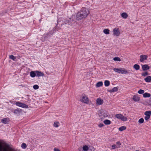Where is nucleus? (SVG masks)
<instances>
[{"mask_svg": "<svg viewBox=\"0 0 151 151\" xmlns=\"http://www.w3.org/2000/svg\"><path fill=\"white\" fill-rule=\"evenodd\" d=\"M148 57L147 55H146L142 54L139 56V60L140 62H144V61L146 60Z\"/></svg>", "mask_w": 151, "mask_h": 151, "instance_id": "obj_7", "label": "nucleus"}, {"mask_svg": "<svg viewBox=\"0 0 151 151\" xmlns=\"http://www.w3.org/2000/svg\"><path fill=\"white\" fill-rule=\"evenodd\" d=\"M116 144L117 145V147H118V148H119L120 147V146L121 145V144L120 142H119V141L117 142H116Z\"/></svg>", "mask_w": 151, "mask_h": 151, "instance_id": "obj_38", "label": "nucleus"}, {"mask_svg": "<svg viewBox=\"0 0 151 151\" xmlns=\"http://www.w3.org/2000/svg\"><path fill=\"white\" fill-rule=\"evenodd\" d=\"M33 88L35 89H37L39 88V86L37 85H34Z\"/></svg>", "mask_w": 151, "mask_h": 151, "instance_id": "obj_40", "label": "nucleus"}, {"mask_svg": "<svg viewBox=\"0 0 151 151\" xmlns=\"http://www.w3.org/2000/svg\"><path fill=\"white\" fill-rule=\"evenodd\" d=\"M126 129V127L124 126H122L119 128V130L120 131L125 130Z\"/></svg>", "mask_w": 151, "mask_h": 151, "instance_id": "obj_25", "label": "nucleus"}, {"mask_svg": "<svg viewBox=\"0 0 151 151\" xmlns=\"http://www.w3.org/2000/svg\"><path fill=\"white\" fill-rule=\"evenodd\" d=\"M144 115L145 116L144 117L145 120L148 121L151 116V111H145L144 113Z\"/></svg>", "mask_w": 151, "mask_h": 151, "instance_id": "obj_6", "label": "nucleus"}, {"mask_svg": "<svg viewBox=\"0 0 151 151\" xmlns=\"http://www.w3.org/2000/svg\"><path fill=\"white\" fill-rule=\"evenodd\" d=\"M132 99L135 102H138L140 101V98L137 95L133 96Z\"/></svg>", "mask_w": 151, "mask_h": 151, "instance_id": "obj_16", "label": "nucleus"}, {"mask_svg": "<svg viewBox=\"0 0 151 151\" xmlns=\"http://www.w3.org/2000/svg\"><path fill=\"white\" fill-rule=\"evenodd\" d=\"M142 68L143 71H145L149 70L150 68V66L147 64H144L142 65Z\"/></svg>", "mask_w": 151, "mask_h": 151, "instance_id": "obj_13", "label": "nucleus"}, {"mask_svg": "<svg viewBox=\"0 0 151 151\" xmlns=\"http://www.w3.org/2000/svg\"><path fill=\"white\" fill-rule=\"evenodd\" d=\"M59 124V122H55L54 123V126L55 127H58V124Z\"/></svg>", "mask_w": 151, "mask_h": 151, "instance_id": "obj_33", "label": "nucleus"}, {"mask_svg": "<svg viewBox=\"0 0 151 151\" xmlns=\"http://www.w3.org/2000/svg\"><path fill=\"white\" fill-rule=\"evenodd\" d=\"M104 102L103 100L101 98H97L96 100V104L97 105H100L103 104Z\"/></svg>", "mask_w": 151, "mask_h": 151, "instance_id": "obj_10", "label": "nucleus"}, {"mask_svg": "<svg viewBox=\"0 0 151 151\" xmlns=\"http://www.w3.org/2000/svg\"><path fill=\"white\" fill-rule=\"evenodd\" d=\"M9 145L0 140V151H12Z\"/></svg>", "mask_w": 151, "mask_h": 151, "instance_id": "obj_1", "label": "nucleus"}, {"mask_svg": "<svg viewBox=\"0 0 151 151\" xmlns=\"http://www.w3.org/2000/svg\"><path fill=\"white\" fill-rule=\"evenodd\" d=\"M144 92L145 91L144 90L140 89L138 91V93L139 94H142L143 93H144Z\"/></svg>", "mask_w": 151, "mask_h": 151, "instance_id": "obj_32", "label": "nucleus"}, {"mask_svg": "<svg viewBox=\"0 0 151 151\" xmlns=\"http://www.w3.org/2000/svg\"><path fill=\"white\" fill-rule=\"evenodd\" d=\"M15 104L17 106L22 108H28V106L27 105L19 102H16Z\"/></svg>", "mask_w": 151, "mask_h": 151, "instance_id": "obj_8", "label": "nucleus"}, {"mask_svg": "<svg viewBox=\"0 0 151 151\" xmlns=\"http://www.w3.org/2000/svg\"><path fill=\"white\" fill-rule=\"evenodd\" d=\"M82 148L83 150H81L80 149L79 151H88L89 147L87 145H84L83 146Z\"/></svg>", "mask_w": 151, "mask_h": 151, "instance_id": "obj_15", "label": "nucleus"}, {"mask_svg": "<svg viewBox=\"0 0 151 151\" xmlns=\"http://www.w3.org/2000/svg\"><path fill=\"white\" fill-rule=\"evenodd\" d=\"M113 60L115 61H120L121 60L120 58L118 57H115L114 58Z\"/></svg>", "mask_w": 151, "mask_h": 151, "instance_id": "obj_30", "label": "nucleus"}, {"mask_svg": "<svg viewBox=\"0 0 151 151\" xmlns=\"http://www.w3.org/2000/svg\"><path fill=\"white\" fill-rule=\"evenodd\" d=\"M76 19L78 20H80L83 19V18H85L84 16H83V15L81 12L78 13L77 15H76Z\"/></svg>", "mask_w": 151, "mask_h": 151, "instance_id": "obj_11", "label": "nucleus"}, {"mask_svg": "<svg viewBox=\"0 0 151 151\" xmlns=\"http://www.w3.org/2000/svg\"><path fill=\"white\" fill-rule=\"evenodd\" d=\"M22 110L20 109H15L14 111V113L16 115H19L22 113Z\"/></svg>", "mask_w": 151, "mask_h": 151, "instance_id": "obj_14", "label": "nucleus"}, {"mask_svg": "<svg viewBox=\"0 0 151 151\" xmlns=\"http://www.w3.org/2000/svg\"><path fill=\"white\" fill-rule=\"evenodd\" d=\"M120 73L127 74L129 73L128 71L124 68H120Z\"/></svg>", "mask_w": 151, "mask_h": 151, "instance_id": "obj_12", "label": "nucleus"}, {"mask_svg": "<svg viewBox=\"0 0 151 151\" xmlns=\"http://www.w3.org/2000/svg\"><path fill=\"white\" fill-rule=\"evenodd\" d=\"M112 148L113 149H114L116 148H117L118 147L116 146V145H112L111 146Z\"/></svg>", "mask_w": 151, "mask_h": 151, "instance_id": "obj_39", "label": "nucleus"}, {"mask_svg": "<svg viewBox=\"0 0 151 151\" xmlns=\"http://www.w3.org/2000/svg\"><path fill=\"white\" fill-rule=\"evenodd\" d=\"M121 15L122 17L124 19H127L128 17V14L125 12H123Z\"/></svg>", "mask_w": 151, "mask_h": 151, "instance_id": "obj_17", "label": "nucleus"}, {"mask_svg": "<svg viewBox=\"0 0 151 151\" xmlns=\"http://www.w3.org/2000/svg\"><path fill=\"white\" fill-rule=\"evenodd\" d=\"M144 121V119L143 118H141L139 120L138 122L139 124H141L143 123Z\"/></svg>", "mask_w": 151, "mask_h": 151, "instance_id": "obj_29", "label": "nucleus"}, {"mask_svg": "<svg viewBox=\"0 0 151 151\" xmlns=\"http://www.w3.org/2000/svg\"><path fill=\"white\" fill-rule=\"evenodd\" d=\"M118 90V88L117 87H114L112 89L110 90L109 92H116Z\"/></svg>", "mask_w": 151, "mask_h": 151, "instance_id": "obj_23", "label": "nucleus"}, {"mask_svg": "<svg viewBox=\"0 0 151 151\" xmlns=\"http://www.w3.org/2000/svg\"><path fill=\"white\" fill-rule=\"evenodd\" d=\"M2 122L4 124H6L7 123V119L6 118L4 119H2Z\"/></svg>", "mask_w": 151, "mask_h": 151, "instance_id": "obj_35", "label": "nucleus"}, {"mask_svg": "<svg viewBox=\"0 0 151 151\" xmlns=\"http://www.w3.org/2000/svg\"><path fill=\"white\" fill-rule=\"evenodd\" d=\"M9 58L10 59L14 60L16 58V57L12 55H11L9 56Z\"/></svg>", "mask_w": 151, "mask_h": 151, "instance_id": "obj_34", "label": "nucleus"}, {"mask_svg": "<svg viewBox=\"0 0 151 151\" xmlns=\"http://www.w3.org/2000/svg\"><path fill=\"white\" fill-rule=\"evenodd\" d=\"M113 70L115 72H117L118 73H120V68H114L113 69Z\"/></svg>", "mask_w": 151, "mask_h": 151, "instance_id": "obj_31", "label": "nucleus"}, {"mask_svg": "<svg viewBox=\"0 0 151 151\" xmlns=\"http://www.w3.org/2000/svg\"><path fill=\"white\" fill-rule=\"evenodd\" d=\"M110 84V82L109 81L106 80L104 82V85L105 86H108Z\"/></svg>", "mask_w": 151, "mask_h": 151, "instance_id": "obj_27", "label": "nucleus"}, {"mask_svg": "<svg viewBox=\"0 0 151 151\" xmlns=\"http://www.w3.org/2000/svg\"><path fill=\"white\" fill-rule=\"evenodd\" d=\"M115 117L123 121H126L128 119L127 117L121 114H117L115 115Z\"/></svg>", "mask_w": 151, "mask_h": 151, "instance_id": "obj_4", "label": "nucleus"}, {"mask_svg": "<svg viewBox=\"0 0 151 151\" xmlns=\"http://www.w3.org/2000/svg\"><path fill=\"white\" fill-rule=\"evenodd\" d=\"M99 115L101 119H104L108 117L107 111L104 110H99Z\"/></svg>", "mask_w": 151, "mask_h": 151, "instance_id": "obj_2", "label": "nucleus"}, {"mask_svg": "<svg viewBox=\"0 0 151 151\" xmlns=\"http://www.w3.org/2000/svg\"><path fill=\"white\" fill-rule=\"evenodd\" d=\"M148 75V73L147 72H145L144 73H142V75L144 76H146Z\"/></svg>", "mask_w": 151, "mask_h": 151, "instance_id": "obj_37", "label": "nucleus"}, {"mask_svg": "<svg viewBox=\"0 0 151 151\" xmlns=\"http://www.w3.org/2000/svg\"><path fill=\"white\" fill-rule=\"evenodd\" d=\"M80 12L85 18L86 17L89 13V11L86 8H83Z\"/></svg>", "mask_w": 151, "mask_h": 151, "instance_id": "obj_5", "label": "nucleus"}, {"mask_svg": "<svg viewBox=\"0 0 151 151\" xmlns=\"http://www.w3.org/2000/svg\"><path fill=\"white\" fill-rule=\"evenodd\" d=\"M37 76H44L43 73H42L41 72L36 71L35 72Z\"/></svg>", "mask_w": 151, "mask_h": 151, "instance_id": "obj_20", "label": "nucleus"}, {"mask_svg": "<svg viewBox=\"0 0 151 151\" xmlns=\"http://www.w3.org/2000/svg\"><path fill=\"white\" fill-rule=\"evenodd\" d=\"M109 30L108 29H104L103 30L104 33L106 35L109 34Z\"/></svg>", "mask_w": 151, "mask_h": 151, "instance_id": "obj_21", "label": "nucleus"}, {"mask_svg": "<svg viewBox=\"0 0 151 151\" xmlns=\"http://www.w3.org/2000/svg\"><path fill=\"white\" fill-rule=\"evenodd\" d=\"M80 101L82 102L87 104H88L89 102L88 96L85 94H83L81 96Z\"/></svg>", "mask_w": 151, "mask_h": 151, "instance_id": "obj_3", "label": "nucleus"}, {"mask_svg": "<svg viewBox=\"0 0 151 151\" xmlns=\"http://www.w3.org/2000/svg\"><path fill=\"white\" fill-rule=\"evenodd\" d=\"M54 150V151H60V150L58 148H55Z\"/></svg>", "mask_w": 151, "mask_h": 151, "instance_id": "obj_42", "label": "nucleus"}, {"mask_svg": "<svg viewBox=\"0 0 151 151\" xmlns=\"http://www.w3.org/2000/svg\"><path fill=\"white\" fill-rule=\"evenodd\" d=\"M21 147L23 149L26 148L27 147L26 144L25 143H23L22 144Z\"/></svg>", "mask_w": 151, "mask_h": 151, "instance_id": "obj_36", "label": "nucleus"}, {"mask_svg": "<svg viewBox=\"0 0 151 151\" xmlns=\"http://www.w3.org/2000/svg\"><path fill=\"white\" fill-rule=\"evenodd\" d=\"M150 94L148 93H145L143 94V96L145 97H149L150 96Z\"/></svg>", "mask_w": 151, "mask_h": 151, "instance_id": "obj_24", "label": "nucleus"}, {"mask_svg": "<svg viewBox=\"0 0 151 151\" xmlns=\"http://www.w3.org/2000/svg\"><path fill=\"white\" fill-rule=\"evenodd\" d=\"M98 126H99V127H103L104 126V124H103L100 123L99 124Z\"/></svg>", "mask_w": 151, "mask_h": 151, "instance_id": "obj_41", "label": "nucleus"}, {"mask_svg": "<svg viewBox=\"0 0 151 151\" xmlns=\"http://www.w3.org/2000/svg\"><path fill=\"white\" fill-rule=\"evenodd\" d=\"M36 75V73H35L33 71H31L30 73V75L32 77H35Z\"/></svg>", "mask_w": 151, "mask_h": 151, "instance_id": "obj_28", "label": "nucleus"}, {"mask_svg": "<svg viewBox=\"0 0 151 151\" xmlns=\"http://www.w3.org/2000/svg\"><path fill=\"white\" fill-rule=\"evenodd\" d=\"M112 32L113 33V35L116 37L119 36L120 34L119 30L118 28H115L113 29Z\"/></svg>", "mask_w": 151, "mask_h": 151, "instance_id": "obj_9", "label": "nucleus"}, {"mask_svg": "<svg viewBox=\"0 0 151 151\" xmlns=\"http://www.w3.org/2000/svg\"><path fill=\"white\" fill-rule=\"evenodd\" d=\"M103 122L104 124L106 125H109L111 123V121L108 119H105L104 121Z\"/></svg>", "mask_w": 151, "mask_h": 151, "instance_id": "obj_18", "label": "nucleus"}, {"mask_svg": "<svg viewBox=\"0 0 151 151\" xmlns=\"http://www.w3.org/2000/svg\"><path fill=\"white\" fill-rule=\"evenodd\" d=\"M145 80L147 82H149L151 81V76H148L145 79Z\"/></svg>", "mask_w": 151, "mask_h": 151, "instance_id": "obj_19", "label": "nucleus"}, {"mask_svg": "<svg viewBox=\"0 0 151 151\" xmlns=\"http://www.w3.org/2000/svg\"><path fill=\"white\" fill-rule=\"evenodd\" d=\"M133 68L136 70H138L140 68L139 66L137 64H135L133 66Z\"/></svg>", "mask_w": 151, "mask_h": 151, "instance_id": "obj_22", "label": "nucleus"}, {"mask_svg": "<svg viewBox=\"0 0 151 151\" xmlns=\"http://www.w3.org/2000/svg\"><path fill=\"white\" fill-rule=\"evenodd\" d=\"M103 85V83L102 82L100 81L98 82L96 85V86L97 87H99L102 86Z\"/></svg>", "mask_w": 151, "mask_h": 151, "instance_id": "obj_26", "label": "nucleus"}]
</instances>
